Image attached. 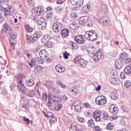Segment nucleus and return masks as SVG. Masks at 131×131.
I'll use <instances>...</instances> for the list:
<instances>
[{
	"instance_id": "obj_40",
	"label": "nucleus",
	"mask_w": 131,
	"mask_h": 131,
	"mask_svg": "<svg viewBox=\"0 0 131 131\" xmlns=\"http://www.w3.org/2000/svg\"><path fill=\"white\" fill-rule=\"evenodd\" d=\"M122 110L125 113H128L129 112V108H127L126 106H123L122 107Z\"/></svg>"
},
{
	"instance_id": "obj_1",
	"label": "nucleus",
	"mask_w": 131,
	"mask_h": 131,
	"mask_svg": "<svg viewBox=\"0 0 131 131\" xmlns=\"http://www.w3.org/2000/svg\"><path fill=\"white\" fill-rule=\"evenodd\" d=\"M62 98L61 96H57L53 94H49L48 106L49 108L54 107V103H61L62 102Z\"/></svg>"
},
{
	"instance_id": "obj_39",
	"label": "nucleus",
	"mask_w": 131,
	"mask_h": 131,
	"mask_svg": "<svg viewBox=\"0 0 131 131\" xmlns=\"http://www.w3.org/2000/svg\"><path fill=\"white\" fill-rule=\"evenodd\" d=\"M53 14H54L53 12H50V13H48L46 15V18H47L48 19H52Z\"/></svg>"
},
{
	"instance_id": "obj_25",
	"label": "nucleus",
	"mask_w": 131,
	"mask_h": 131,
	"mask_svg": "<svg viewBox=\"0 0 131 131\" xmlns=\"http://www.w3.org/2000/svg\"><path fill=\"white\" fill-rule=\"evenodd\" d=\"M27 96L30 98H33L35 96V92L33 90H28L27 93Z\"/></svg>"
},
{
	"instance_id": "obj_27",
	"label": "nucleus",
	"mask_w": 131,
	"mask_h": 131,
	"mask_svg": "<svg viewBox=\"0 0 131 131\" xmlns=\"http://www.w3.org/2000/svg\"><path fill=\"white\" fill-rule=\"evenodd\" d=\"M88 124L90 127H94L95 126V122H94L93 119H91L88 121Z\"/></svg>"
},
{
	"instance_id": "obj_53",
	"label": "nucleus",
	"mask_w": 131,
	"mask_h": 131,
	"mask_svg": "<svg viewBox=\"0 0 131 131\" xmlns=\"http://www.w3.org/2000/svg\"><path fill=\"white\" fill-rule=\"evenodd\" d=\"M78 0H71V3L73 6H77Z\"/></svg>"
},
{
	"instance_id": "obj_55",
	"label": "nucleus",
	"mask_w": 131,
	"mask_h": 131,
	"mask_svg": "<svg viewBox=\"0 0 131 131\" xmlns=\"http://www.w3.org/2000/svg\"><path fill=\"white\" fill-rule=\"evenodd\" d=\"M24 120L26 121L27 124H29V122H30V120H29V119L27 118L26 117H24Z\"/></svg>"
},
{
	"instance_id": "obj_46",
	"label": "nucleus",
	"mask_w": 131,
	"mask_h": 131,
	"mask_svg": "<svg viewBox=\"0 0 131 131\" xmlns=\"http://www.w3.org/2000/svg\"><path fill=\"white\" fill-rule=\"evenodd\" d=\"M106 129L112 130L113 129V125H111V124H108L106 126Z\"/></svg>"
},
{
	"instance_id": "obj_48",
	"label": "nucleus",
	"mask_w": 131,
	"mask_h": 131,
	"mask_svg": "<svg viewBox=\"0 0 131 131\" xmlns=\"http://www.w3.org/2000/svg\"><path fill=\"white\" fill-rule=\"evenodd\" d=\"M16 38H17V33L15 32H12L11 33V38L12 39H16Z\"/></svg>"
},
{
	"instance_id": "obj_47",
	"label": "nucleus",
	"mask_w": 131,
	"mask_h": 131,
	"mask_svg": "<svg viewBox=\"0 0 131 131\" xmlns=\"http://www.w3.org/2000/svg\"><path fill=\"white\" fill-rule=\"evenodd\" d=\"M108 118H109V115L107 114V113L104 112L103 113V119H105V120H108Z\"/></svg>"
},
{
	"instance_id": "obj_8",
	"label": "nucleus",
	"mask_w": 131,
	"mask_h": 131,
	"mask_svg": "<svg viewBox=\"0 0 131 131\" xmlns=\"http://www.w3.org/2000/svg\"><path fill=\"white\" fill-rule=\"evenodd\" d=\"M45 19L43 18H40L37 21L38 27L39 29L41 30H43V29H46L47 27V23L45 21Z\"/></svg>"
},
{
	"instance_id": "obj_63",
	"label": "nucleus",
	"mask_w": 131,
	"mask_h": 131,
	"mask_svg": "<svg viewBox=\"0 0 131 131\" xmlns=\"http://www.w3.org/2000/svg\"><path fill=\"white\" fill-rule=\"evenodd\" d=\"M101 88L102 87L101 86V85H98L96 90L97 92H100V91H101Z\"/></svg>"
},
{
	"instance_id": "obj_24",
	"label": "nucleus",
	"mask_w": 131,
	"mask_h": 131,
	"mask_svg": "<svg viewBox=\"0 0 131 131\" xmlns=\"http://www.w3.org/2000/svg\"><path fill=\"white\" fill-rule=\"evenodd\" d=\"M110 81L111 83H113L114 84H117L118 82H119V80L115 77H112L110 79Z\"/></svg>"
},
{
	"instance_id": "obj_32",
	"label": "nucleus",
	"mask_w": 131,
	"mask_h": 131,
	"mask_svg": "<svg viewBox=\"0 0 131 131\" xmlns=\"http://www.w3.org/2000/svg\"><path fill=\"white\" fill-rule=\"evenodd\" d=\"M124 85L125 86V88H126L127 89V88H129V86H131V81L130 80H126L124 82Z\"/></svg>"
},
{
	"instance_id": "obj_51",
	"label": "nucleus",
	"mask_w": 131,
	"mask_h": 131,
	"mask_svg": "<svg viewBox=\"0 0 131 131\" xmlns=\"http://www.w3.org/2000/svg\"><path fill=\"white\" fill-rule=\"evenodd\" d=\"M26 2H27L29 6H31L32 7L33 6V0H26Z\"/></svg>"
},
{
	"instance_id": "obj_30",
	"label": "nucleus",
	"mask_w": 131,
	"mask_h": 131,
	"mask_svg": "<svg viewBox=\"0 0 131 131\" xmlns=\"http://www.w3.org/2000/svg\"><path fill=\"white\" fill-rule=\"evenodd\" d=\"M118 97V95L117 94V93H115L114 92H113L111 93V98L112 99V100H116Z\"/></svg>"
},
{
	"instance_id": "obj_45",
	"label": "nucleus",
	"mask_w": 131,
	"mask_h": 131,
	"mask_svg": "<svg viewBox=\"0 0 131 131\" xmlns=\"http://www.w3.org/2000/svg\"><path fill=\"white\" fill-rule=\"evenodd\" d=\"M45 116H46V117H48V118L51 117V118H55V116H54V114H53V113H52L51 112L48 113L47 115H45Z\"/></svg>"
},
{
	"instance_id": "obj_54",
	"label": "nucleus",
	"mask_w": 131,
	"mask_h": 131,
	"mask_svg": "<svg viewBox=\"0 0 131 131\" xmlns=\"http://www.w3.org/2000/svg\"><path fill=\"white\" fill-rule=\"evenodd\" d=\"M95 131H102V128L99 126H96L94 128Z\"/></svg>"
},
{
	"instance_id": "obj_9",
	"label": "nucleus",
	"mask_w": 131,
	"mask_h": 131,
	"mask_svg": "<svg viewBox=\"0 0 131 131\" xmlns=\"http://www.w3.org/2000/svg\"><path fill=\"white\" fill-rule=\"evenodd\" d=\"M75 42H77L79 45H81L82 43H84V41L85 40L84 39V37L82 35H78L74 37Z\"/></svg>"
},
{
	"instance_id": "obj_33",
	"label": "nucleus",
	"mask_w": 131,
	"mask_h": 131,
	"mask_svg": "<svg viewBox=\"0 0 131 131\" xmlns=\"http://www.w3.org/2000/svg\"><path fill=\"white\" fill-rule=\"evenodd\" d=\"M38 58H33L31 59V63H32L33 65L35 66L36 65V63L38 64Z\"/></svg>"
},
{
	"instance_id": "obj_23",
	"label": "nucleus",
	"mask_w": 131,
	"mask_h": 131,
	"mask_svg": "<svg viewBox=\"0 0 131 131\" xmlns=\"http://www.w3.org/2000/svg\"><path fill=\"white\" fill-rule=\"evenodd\" d=\"M25 54L28 59H31V58L33 57V54L32 53V51L30 50H26L25 51Z\"/></svg>"
},
{
	"instance_id": "obj_10",
	"label": "nucleus",
	"mask_w": 131,
	"mask_h": 131,
	"mask_svg": "<svg viewBox=\"0 0 131 131\" xmlns=\"http://www.w3.org/2000/svg\"><path fill=\"white\" fill-rule=\"evenodd\" d=\"M26 76L23 74H18L16 77L17 82L22 86H24V83L22 81V78H25Z\"/></svg>"
},
{
	"instance_id": "obj_36",
	"label": "nucleus",
	"mask_w": 131,
	"mask_h": 131,
	"mask_svg": "<svg viewBox=\"0 0 131 131\" xmlns=\"http://www.w3.org/2000/svg\"><path fill=\"white\" fill-rule=\"evenodd\" d=\"M75 111L76 112H80L81 111V106L80 105H75Z\"/></svg>"
},
{
	"instance_id": "obj_38",
	"label": "nucleus",
	"mask_w": 131,
	"mask_h": 131,
	"mask_svg": "<svg viewBox=\"0 0 131 131\" xmlns=\"http://www.w3.org/2000/svg\"><path fill=\"white\" fill-rule=\"evenodd\" d=\"M77 25H76V23H74L73 24H72L70 26V28L72 30L76 29L77 28Z\"/></svg>"
},
{
	"instance_id": "obj_13",
	"label": "nucleus",
	"mask_w": 131,
	"mask_h": 131,
	"mask_svg": "<svg viewBox=\"0 0 131 131\" xmlns=\"http://www.w3.org/2000/svg\"><path fill=\"white\" fill-rule=\"evenodd\" d=\"M69 33H70V31L67 28L63 29L60 32L62 37H64V38L69 36Z\"/></svg>"
},
{
	"instance_id": "obj_60",
	"label": "nucleus",
	"mask_w": 131,
	"mask_h": 131,
	"mask_svg": "<svg viewBox=\"0 0 131 131\" xmlns=\"http://www.w3.org/2000/svg\"><path fill=\"white\" fill-rule=\"evenodd\" d=\"M37 71H41V70H42V69H43V68H42V67L38 66L36 68Z\"/></svg>"
},
{
	"instance_id": "obj_43",
	"label": "nucleus",
	"mask_w": 131,
	"mask_h": 131,
	"mask_svg": "<svg viewBox=\"0 0 131 131\" xmlns=\"http://www.w3.org/2000/svg\"><path fill=\"white\" fill-rule=\"evenodd\" d=\"M77 120L79 121V122H82V123L85 122V120L82 117H77Z\"/></svg>"
},
{
	"instance_id": "obj_64",
	"label": "nucleus",
	"mask_w": 131,
	"mask_h": 131,
	"mask_svg": "<svg viewBox=\"0 0 131 131\" xmlns=\"http://www.w3.org/2000/svg\"><path fill=\"white\" fill-rule=\"evenodd\" d=\"M84 106L85 107V108H89L90 107H91V105H90V104L86 103H85Z\"/></svg>"
},
{
	"instance_id": "obj_28",
	"label": "nucleus",
	"mask_w": 131,
	"mask_h": 131,
	"mask_svg": "<svg viewBox=\"0 0 131 131\" xmlns=\"http://www.w3.org/2000/svg\"><path fill=\"white\" fill-rule=\"evenodd\" d=\"M74 130H76V131H84L83 130V129H82V128L80 127L79 126V125H75L73 126V129Z\"/></svg>"
},
{
	"instance_id": "obj_6",
	"label": "nucleus",
	"mask_w": 131,
	"mask_h": 131,
	"mask_svg": "<svg viewBox=\"0 0 131 131\" xmlns=\"http://www.w3.org/2000/svg\"><path fill=\"white\" fill-rule=\"evenodd\" d=\"M95 103L99 106L105 105L107 103V99L103 96H98L95 99Z\"/></svg>"
},
{
	"instance_id": "obj_21",
	"label": "nucleus",
	"mask_w": 131,
	"mask_h": 131,
	"mask_svg": "<svg viewBox=\"0 0 131 131\" xmlns=\"http://www.w3.org/2000/svg\"><path fill=\"white\" fill-rule=\"evenodd\" d=\"M116 68L119 70L121 69L123 67V62L119 61V60H116L115 62Z\"/></svg>"
},
{
	"instance_id": "obj_18",
	"label": "nucleus",
	"mask_w": 131,
	"mask_h": 131,
	"mask_svg": "<svg viewBox=\"0 0 131 131\" xmlns=\"http://www.w3.org/2000/svg\"><path fill=\"white\" fill-rule=\"evenodd\" d=\"M100 23H102V24H104L106 26H109V25H110V23H109V21H108V19H107L106 17H102L101 18H100Z\"/></svg>"
},
{
	"instance_id": "obj_15",
	"label": "nucleus",
	"mask_w": 131,
	"mask_h": 131,
	"mask_svg": "<svg viewBox=\"0 0 131 131\" xmlns=\"http://www.w3.org/2000/svg\"><path fill=\"white\" fill-rule=\"evenodd\" d=\"M102 57H103L102 53H95L93 56V59L96 62H98V61L101 60Z\"/></svg>"
},
{
	"instance_id": "obj_56",
	"label": "nucleus",
	"mask_w": 131,
	"mask_h": 131,
	"mask_svg": "<svg viewBox=\"0 0 131 131\" xmlns=\"http://www.w3.org/2000/svg\"><path fill=\"white\" fill-rule=\"evenodd\" d=\"M123 60H124L122 57V55L120 54L119 56V59L117 60V61H119L120 62H123Z\"/></svg>"
},
{
	"instance_id": "obj_2",
	"label": "nucleus",
	"mask_w": 131,
	"mask_h": 131,
	"mask_svg": "<svg viewBox=\"0 0 131 131\" xmlns=\"http://www.w3.org/2000/svg\"><path fill=\"white\" fill-rule=\"evenodd\" d=\"M41 35L42 34L40 31H36L33 34V37L28 35H26V39L27 40V42L28 43H33V42H35V41H36L34 38L38 39V38H39Z\"/></svg>"
},
{
	"instance_id": "obj_12",
	"label": "nucleus",
	"mask_w": 131,
	"mask_h": 131,
	"mask_svg": "<svg viewBox=\"0 0 131 131\" xmlns=\"http://www.w3.org/2000/svg\"><path fill=\"white\" fill-rule=\"evenodd\" d=\"M109 111L112 114H115L118 113V107L115 104H111L109 106Z\"/></svg>"
},
{
	"instance_id": "obj_52",
	"label": "nucleus",
	"mask_w": 131,
	"mask_h": 131,
	"mask_svg": "<svg viewBox=\"0 0 131 131\" xmlns=\"http://www.w3.org/2000/svg\"><path fill=\"white\" fill-rule=\"evenodd\" d=\"M70 46L72 47V48H73L74 49H75V46H76V43L72 41H70Z\"/></svg>"
},
{
	"instance_id": "obj_41",
	"label": "nucleus",
	"mask_w": 131,
	"mask_h": 131,
	"mask_svg": "<svg viewBox=\"0 0 131 131\" xmlns=\"http://www.w3.org/2000/svg\"><path fill=\"white\" fill-rule=\"evenodd\" d=\"M63 55L64 59H68V56H70V53H68L67 51H66L63 53Z\"/></svg>"
},
{
	"instance_id": "obj_50",
	"label": "nucleus",
	"mask_w": 131,
	"mask_h": 131,
	"mask_svg": "<svg viewBox=\"0 0 131 131\" xmlns=\"http://www.w3.org/2000/svg\"><path fill=\"white\" fill-rule=\"evenodd\" d=\"M4 28L6 30H11V27L8 24H5L4 25Z\"/></svg>"
},
{
	"instance_id": "obj_29",
	"label": "nucleus",
	"mask_w": 131,
	"mask_h": 131,
	"mask_svg": "<svg viewBox=\"0 0 131 131\" xmlns=\"http://www.w3.org/2000/svg\"><path fill=\"white\" fill-rule=\"evenodd\" d=\"M25 27L26 28V31L27 32H31L32 31H33V28L29 26L28 25H26L25 26Z\"/></svg>"
},
{
	"instance_id": "obj_44",
	"label": "nucleus",
	"mask_w": 131,
	"mask_h": 131,
	"mask_svg": "<svg viewBox=\"0 0 131 131\" xmlns=\"http://www.w3.org/2000/svg\"><path fill=\"white\" fill-rule=\"evenodd\" d=\"M70 17L72 18V19H75V18L77 17V15L75 12H72L70 14Z\"/></svg>"
},
{
	"instance_id": "obj_26",
	"label": "nucleus",
	"mask_w": 131,
	"mask_h": 131,
	"mask_svg": "<svg viewBox=\"0 0 131 131\" xmlns=\"http://www.w3.org/2000/svg\"><path fill=\"white\" fill-rule=\"evenodd\" d=\"M124 73L127 75L131 74V66H128L124 69Z\"/></svg>"
},
{
	"instance_id": "obj_34",
	"label": "nucleus",
	"mask_w": 131,
	"mask_h": 131,
	"mask_svg": "<svg viewBox=\"0 0 131 131\" xmlns=\"http://www.w3.org/2000/svg\"><path fill=\"white\" fill-rule=\"evenodd\" d=\"M42 40H43L44 42H48V41L50 40V37L48 35H45L42 38Z\"/></svg>"
},
{
	"instance_id": "obj_19",
	"label": "nucleus",
	"mask_w": 131,
	"mask_h": 131,
	"mask_svg": "<svg viewBox=\"0 0 131 131\" xmlns=\"http://www.w3.org/2000/svg\"><path fill=\"white\" fill-rule=\"evenodd\" d=\"M90 18L88 16H84L80 17V22L82 24H86L89 22Z\"/></svg>"
},
{
	"instance_id": "obj_62",
	"label": "nucleus",
	"mask_w": 131,
	"mask_h": 131,
	"mask_svg": "<svg viewBox=\"0 0 131 131\" xmlns=\"http://www.w3.org/2000/svg\"><path fill=\"white\" fill-rule=\"evenodd\" d=\"M126 63H128L129 64L131 63V58H128L125 59Z\"/></svg>"
},
{
	"instance_id": "obj_49",
	"label": "nucleus",
	"mask_w": 131,
	"mask_h": 131,
	"mask_svg": "<svg viewBox=\"0 0 131 131\" xmlns=\"http://www.w3.org/2000/svg\"><path fill=\"white\" fill-rule=\"evenodd\" d=\"M121 56H122L123 59L125 60V58H127V53L125 52L122 53L120 54Z\"/></svg>"
},
{
	"instance_id": "obj_31",
	"label": "nucleus",
	"mask_w": 131,
	"mask_h": 131,
	"mask_svg": "<svg viewBox=\"0 0 131 131\" xmlns=\"http://www.w3.org/2000/svg\"><path fill=\"white\" fill-rule=\"evenodd\" d=\"M56 83L58 84V85H60V86L62 89H66V85L64 84L61 81H57Z\"/></svg>"
},
{
	"instance_id": "obj_16",
	"label": "nucleus",
	"mask_w": 131,
	"mask_h": 131,
	"mask_svg": "<svg viewBox=\"0 0 131 131\" xmlns=\"http://www.w3.org/2000/svg\"><path fill=\"white\" fill-rule=\"evenodd\" d=\"M44 9L43 7H37L35 9V14L37 16H39L41 14L43 13Z\"/></svg>"
},
{
	"instance_id": "obj_57",
	"label": "nucleus",
	"mask_w": 131,
	"mask_h": 131,
	"mask_svg": "<svg viewBox=\"0 0 131 131\" xmlns=\"http://www.w3.org/2000/svg\"><path fill=\"white\" fill-rule=\"evenodd\" d=\"M8 94V92L6 89H3L2 90V92H1V94L3 95L4 96H6Z\"/></svg>"
},
{
	"instance_id": "obj_22",
	"label": "nucleus",
	"mask_w": 131,
	"mask_h": 131,
	"mask_svg": "<svg viewBox=\"0 0 131 131\" xmlns=\"http://www.w3.org/2000/svg\"><path fill=\"white\" fill-rule=\"evenodd\" d=\"M26 85L28 86H33V85L35 84L34 80L32 79H27L26 80Z\"/></svg>"
},
{
	"instance_id": "obj_59",
	"label": "nucleus",
	"mask_w": 131,
	"mask_h": 131,
	"mask_svg": "<svg viewBox=\"0 0 131 131\" xmlns=\"http://www.w3.org/2000/svg\"><path fill=\"white\" fill-rule=\"evenodd\" d=\"M120 76L122 79L125 78V75L124 74V73H121L120 74Z\"/></svg>"
},
{
	"instance_id": "obj_20",
	"label": "nucleus",
	"mask_w": 131,
	"mask_h": 131,
	"mask_svg": "<svg viewBox=\"0 0 131 131\" xmlns=\"http://www.w3.org/2000/svg\"><path fill=\"white\" fill-rule=\"evenodd\" d=\"M55 70L59 73H63L65 72V68L60 65H57L55 67Z\"/></svg>"
},
{
	"instance_id": "obj_61",
	"label": "nucleus",
	"mask_w": 131,
	"mask_h": 131,
	"mask_svg": "<svg viewBox=\"0 0 131 131\" xmlns=\"http://www.w3.org/2000/svg\"><path fill=\"white\" fill-rule=\"evenodd\" d=\"M23 108H24V109H26V110H28V107H27V104L25 103H23L22 104Z\"/></svg>"
},
{
	"instance_id": "obj_14",
	"label": "nucleus",
	"mask_w": 131,
	"mask_h": 131,
	"mask_svg": "<svg viewBox=\"0 0 131 131\" xmlns=\"http://www.w3.org/2000/svg\"><path fill=\"white\" fill-rule=\"evenodd\" d=\"M61 102H56V105L54 103V106L52 107V108H50V109H54L55 111H59L61 110V108H62V104L60 103Z\"/></svg>"
},
{
	"instance_id": "obj_58",
	"label": "nucleus",
	"mask_w": 131,
	"mask_h": 131,
	"mask_svg": "<svg viewBox=\"0 0 131 131\" xmlns=\"http://www.w3.org/2000/svg\"><path fill=\"white\" fill-rule=\"evenodd\" d=\"M64 2H65V0H57V4H58V5H62Z\"/></svg>"
},
{
	"instance_id": "obj_37",
	"label": "nucleus",
	"mask_w": 131,
	"mask_h": 131,
	"mask_svg": "<svg viewBox=\"0 0 131 131\" xmlns=\"http://www.w3.org/2000/svg\"><path fill=\"white\" fill-rule=\"evenodd\" d=\"M91 9L90 5H86L82 7L83 11H89Z\"/></svg>"
},
{
	"instance_id": "obj_17",
	"label": "nucleus",
	"mask_w": 131,
	"mask_h": 131,
	"mask_svg": "<svg viewBox=\"0 0 131 131\" xmlns=\"http://www.w3.org/2000/svg\"><path fill=\"white\" fill-rule=\"evenodd\" d=\"M39 55L42 59H45V58H47L49 56V54L46 50H40L39 52Z\"/></svg>"
},
{
	"instance_id": "obj_35",
	"label": "nucleus",
	"mask_w": 131,
	"mask_h": 131,
	"mask_svg": "<svg viewBox=\"0 0 131 131\" xmlns=\"http://www.w3.org/2000/svg\"><path fill=\"white\" fill-rule=\"evenodd\" d=\"M42 100L44 102H47L48 101V94L47 93H43L42 95Z\"/></svg>"
},
{
	"instance_id": "obj_42",
	"label": "nucleus",
	"mask_w": 131,
	"mask_h": 131,
	"mask_svg": "<svg viewBox=\"0 0 131 131\" xmlns=\"http://www.w3.org/2000/svg\"><path fill=\"white\" fill-rule=\"evenodd\" d=\"M83 5V0H78L77 2V7H81Z\"/></svg>"
},
{
	"instance_id": "obj_5",
	"label": "nucleus",
	"mask_w": 131,
	"mask_h": 131,
	"mask_svg": "<svg viewBox=\"0 0 131 131\" xmlns=\"http://www.w3.org/2000/svg\"><path fill=\"white\" fill-rule=\"evenodd\" d=\"M74 61L75 62V64H79V66H80L82 68H85L88 65V62L86 60L81 58V57L79 56L76 57L74 59Z\"/></svg>"
},
{
	"instance_id": "obj_11",
	"label": "nucleus",
	"mask_w": 131,
	"mask_h": 131,
	"mask_svg": "<svg viewBox=\"0 0 131 131\" xmlns=\"http://www.w3.org/2000/svg\"><path fill=\"white\" fill-rule=\"evenodd\" d=\"M102 114L100 111H95L93 114V117L95 121H101V116Z\"/></svg>"
},
{
	"instance_id": "obj_3",
	"label": "nucleus",
	"mask_w": 131,
	"mask_h": 131,
	"mask_svg": "<svg viewBox=\"0 0 131 131\" xmlns=\"http://www.w3.org/2000/svg\"><path fill=\"white\" fill-rule=\"evenodd\" d=\"M3 12V14L5 17H10V15H12L15 13V10L13 6H11L8 8H3L0 6V15H2Z\"/></svg>"
},
{
	"instance_id": "obj_4",
	"label": "nucleus",
	"mask_w": 131,
	"mask_h": 131,
	"mask_svg": "<svg viewBox=\"0 0 131 131\" xmlns=\"http://www.w3.org/2000/svg\"><path fill=\"white\" fill-rule=\"evenodd\" d=\"M84 37L88 39V40L95 41L98 38V34L94 30L89 31L85 32Z\"/></svg>"
},
{
	"instance_id": "obj_7",
	"label": "nucleus",
	"mask_w": 131,
	"mask_h": 131,
	"mask_svg": "<svg viewBox=\"0 0 131 131\" xmlns=\"http://www.w3.org/2000/svg\"><path fill=\"white\" fill-rule=\"evenodd\" d=\"M62 23L56 22L53 24L52 29L55 33H58L62 30Z\"/></svg>"
}]
</instances>
